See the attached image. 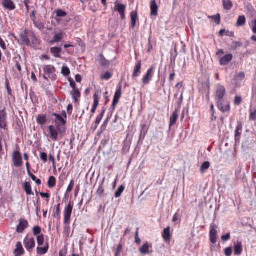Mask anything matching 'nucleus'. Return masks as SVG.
Here are the masks:
<instances>
[{"instance_id":"21","label":"nucleus","mask_w":256,"mask_h":256,"mask_svg":"<svg viewBox=\"0 0 256 256\" xmlns=\"http://www.w3.org/2000/svg\"><path fill=\"white\" fill-rule=\"evenodd\" d=\"M234 254L235 255H240L242 252V243L240 242H236L234 243Z\"/></svg>"},{"instance_id":"36","label":"nucleus","mask_w":256,"mask_h":256,"mask_svg":"<svg viewBox=\"0 0 256 256\" xmlns=\"http://www.w3.org/2000/svg\"><path fill=\"white\" fill-rule=\"evenodd\" d=\"M116 11H118L120 14L124 13L126 10V6L122 4H116L114 7Z\"/></svg>"},{"instance_id":"28","label":"nucleus","mask_w":256,"mask_h":256,"mask_svg":"<svg viewBox=\"0 0 256 256\" xmlns=\"http://www.w3.org/2000/svg\"><path fill=\"white\" fill-rule=\"evenodd\" d=\"M158 6L154 0L150 2L151 14L156 16L158 14Z\"/></svg>"},{"instance_id":"52","label":"nucleus","mask_w":256,"mask_h":256,"mask_svg":"<svg viewBox=\"0 0 256 256\" xmlns=\"http://www.w3.org/2000/svg\"><path fill=\"white\" fill-rule=\"evenodd\" d=\"M40 158L44 162H46L48 160V155L45 152H40Z\"/></svg>"},{"instance_id":"55","label":"nucleus","mask_w":256,"mask_h":256,"mask_svg":"<svg viewBox=\"0 0 256 256\" xmlns=\"http://www.w3.org/2000/svg\"><path fill=\"white\" fill-rule=\"evenodd\" d=\"M74 181L73 180H72L70 182L69 186H68V187L67 188L66 192H70L72 190L74 186Z\"/></svg>"},{"instance_id":"6","label":"nucleus","mask_w":256,"mask_h":256,"mask_svg":"<svg viewBox=\"0 0 256 256\" xmlns=\"http://www.w3.org/2000/svg\"><path fill=\"white\" fill-rule=\"evenodd\" d=\"M226 90L225 88L220 84L216 86L215 99L217 102L224 100V98L226 94Z\"/></svg>"},{"instance_id":"44","label":"nucleus","mask_w":256,"mask_h":256,"mask_svg":"<svg viewBox=\"0 0 256 256\" xmlns=\"http://www.w3.org/2000/svg\"><path fill=\"white\" fill-rule=\"evenodd\" d=\"M124 186H120L118 188V190L116 191V194H115V196L116 198L120 197L121 196V194H122V193L124 191Z\"/></svg>"},{"instance_id":"64","label":"nucleus","mask_w":256,"mask_h":256,"mask_svg":"<svg viewBox=\"0 0 256 256\" xmlns=\"http://www.w3.org/2000/svg\"><path fill=\"white\" fill-rule=\"evenodd\" d=\"M66 250H62L59 252L58 256H66Z\"/></svg>"},{"instance_id":"20","label":"nucleus","mask_w":256,"mask_h":256,"mask_svg":"<svg viewBox=\"0 0 256 256\" xmlns=\"http://www.w3.org/2000/svg\"><path fill=\"white\" fill-rule=\"evenodd\" d=\"M54 116L56 117V126H58V128H60L61 126H64L66 124V121L61 116L56 114H54Z\"/></svg>"},{"instance_id":"15","label":"nucleus","mask_w":256,"mask_h":256,"mask_svg":"<svg viewBox=\"0 0 256 256\" xmlns=\"http://www.w3.org/2000/svg\"><path fill=\"white\" fill-rule=\"evenodd\" d=\"M122 94V88L121 86H120L118 88H117L112 101V107L114 109L115 108L116 105L118 104L119 102V100L121 97Z\"/></svg>"},{"instance_id":"19","label":"nucleus","mask_w":256,"mask_h":256,"mask_svg":"<svg viewBox=\"0 0 256 256\" xmlns=\"http://www.w3.org/2000/svg\"><path fill=\"white\" fill-rule=\"evenodd\" d=\"M16 248L14 250L15 256L22 255L24 253V250L22 247V242H18L16 244Z\"/></svg>"},{"instance_id":"37","label":"nucleus","mask_w":256,"mask_h":256,"mask_svg":"<svg viewBox=\"0 0 256 256\" xmlns=\"http://www.w3.org/2000/svg\"><path fill=\"white\" fill-rule=\"evenodd\" d=\"M56 184V179L53 176H50L48 182V186L50 188H52L55 186Z\"/></svg>"},{"instance_id":"58","label":"nucleus","mask_w":256,"mask_h":256,"mask_svg":"<svg viewBox=\"0 0 256 256\" xmlns=\"http://www.w3.org/2000/svg\"><path fill=\"white\" fill-rule=\"evenodd\" d=\"M70 228L69 226H66L64 227V234L66 236H68L70 234Z\"/></svg>"},{"instance_id":"10","label":"nucleus","mask_w":256,"mask_h":256,"mask_svg":"<svg viewBox=\"0 0 256 256\" xmlns=\"http://www.w3.org/2000/svg\"><path fill=\"white\" fill-rule=\"evenodd\" d=\"M218 108L221 112H229L230 110V102L224 100L216 102Z\"/></svg>"},{"instance_id":"42","label":"nucleus","mask_w":256,"mask_h":256,"mask_svg":"<svg viewBox=\"0 0 256 256\" xmlns=\"http://www.w3.org/2000/svg\"><path fill=\"white\" fill-rule=\"evenodd\" d=\"M112 74L111 72H106L104 74H102L100 76V78L102 80H108L110 79L112 76Z\"/></svg>"},{"instance_id":"14","label":"nucleus","mask_w":256,"mask_h":256,"mask_svg":"<svg viewBox=\"0 0 256 256\" xmlns=\"http://www.w3.org/2000/svg\"><path fill=\"white\" fill-rule=\"evenodd\" d=\"M245 78V74L244 72H240L236 74L234 79V84L236 87L239 86Z\"/></svg>"},{"instance_id":"24","label":"nucleus","mask_w":256,"mask_h":256,"mask_svg":"<svg viewBox=\"0 0 256 256\" xmlns=\"http://www.w3.org/2000/svg\"><path fill=\"white\" fill-rule=\"evenodd\" d=\"M47 121V118L46 114H38L36 118L37 123L42 126H44V125Z\"/></svg>"},{"instance_id":"56","label":"nucleus","mask_w":256,"mask_h":256,"mask_svg":"<svg viewBox=\"0 0 256 256\" xmlns=\"http://www.w3.org/2000/svg\"><path fill=\"white\" fill-rule=\"evenodd\" d=\"M222 240L226 242L229 240L230 238V233H227L226 234L224 235H222L221 237Z\"/></svg>"},{"instance_id":"34","label":"nucleus","mask_w":256,"mask_h":256,"mask_svg":"<svg viewBox=\"0 0 256 256\" xmlns=\"http://www.w3.org/2000/svg\"><path fill=\"white\" fill-rule=\"evenodd\" d=\"M246 22V18L244 16H238L236 22V26H244Z\"/></svg>"},{"instance_id":"61","label":"nucleus","mask_w":256,"mask_h":256,"mask_svg":"<svg viewBox=\"0 0 256 256\" xmlns=\"http://www.w3.org/2000/svg\"><path fill=\"white\" fill-rule=\"evenodd\" d=\"M72 109H73V106H72V104H68L67 107V111H68V113L69 114H72Z\"/></svg>"},{"instance_id":"40","label":"nucleus","mask_w":256,"mask_h":256,"mask_svg":"<svg viewBox=\"0 0 256 256\" xmlns=\"http://www.w3.org/2000/svg\"><path fill=\"white\" fill-rule=\"evenodd\" d=\"M210 166V164L209 162H204L202 164V165L200 167V172L202 173L204 172L208 169L209 168Z\"/></svg>"},{"instance_id":"29","label":"nucleus","mask_w":256,"mask_h":256,"mask_svg":"<svg viewBox=\"0 0 256 256\" xmlns=\"http://www.w3.org/2000/svg\"><path fill=\"white\" fill-rule=\"evenodd\" d=\"M131 17V27L134 28L136 26V22L138 20V14L137 12L134 11H132L130 14Z\"/></svg>"},{"instance_id":"23","label":"nucleus","mask_w":256,"mask_h":256,"mask_svg":"<svg viewBox=\"0 0 256 256\" xmlns=\"http://www.w3.org/2000/svg\"><path fill=\"white\" fill-rule=\"evenodd\" d=\"M232 58V56L231 54H228L224 56L220 60V64L226 66L230 62Z\"/></svg>"},{"instance_id":"1","label":"nucleus","mask_w":256,"mask_h":256,"mask_svg":"<svg viewBox=\"0 0 256 256\" xmlns=\"http://www.w3.org/2000/svg\"><path fill=\"white\" fill-rule=\"evenodd\" d=\"M42 129L44 135L48 138L50 139L54 142L58 140V134L60 132V128H58V126L50 125L47 126H42Z\"/></svg>"},{"instance_id":"47","label":"nucleus","mask_w":256,"mask_h":256,"mask_svg":"<svg viewBox=\"0 0 256 256\" xmlns=\"http://www.w3.org/2000/svg\"><path fill=\"white\" fill-rule=\"evenodd\" d=\"M104 113V110L103 112H102V113L100 114H99L98 116H97V117L96 118V122H95V124L96 125V126L98 125L100 123V122H101V120L103 118Z\"/></svg>"},{"instance_id":"63","label":"nucleus","mask_w":256,"mask_h":256,"mask_svg":"<svg viewBox=\"0 0 256 256\" xmlns=\"http://www.w3.org/2000/svg\"><path fill=\"white\" fill-rule=\"evenodd\" d=\"M6 86V89H7V90H8V94L10 96H12V90H11L10 86L9 85V84L8 83H7Z\"/></svg>"},{"instance_id":"2","label":"nucleus","mask_w":256,"mask_h":256,"mask_svg":"<svg viewBox=\"0 0 256 256\" xmlns=\"http://www.w3.org/2000/svg\"><path fill=\"white\" fill-rule=\"evenodd\" d=\"M44 72V78L45 80H48V78L52 81H55L57 78L56 74V68L51 64L44 65L43 66Z\"/></svg>"},{"instance_id":"30","label":"nucleus","mask_w":256,"mask_h":256,"mask_svg":"<svg viewBox=\"0 0 256 256\" xmlns=\"http://www.w3.org/2000/svg\"><path fill=\"white\" fill-rule=\"evenodd\" d=\"M242 124H238L236 126V130H235V138L236 140H239L240 139L242 131Z\"/></svg>"},{"instance_id":"31","label":"nucleus","mask_w":256,"mask_h":256,"mask_svg":"<svg viewBox=\"0 0 256 256\" xmlns=\"http://www.w3.org/2000/svg\"><path fill=\"white\" fill-rule=\"evenodd\" d=\"M71 95L75 102H76L78 101V98L80 96V92L78 89L72 90L71 92Z\"/></svg>"},{"instance_id":"46","label":"nucleus","mask_w":256,"mask_h":256,"mask_svg":"<svg viewBox=\"0 0 256 256\" xmlns=\"http://www.w3.org/2000/svg\"><path fill=\"white\" fill-rule=\"evenodd\" d=\"M100 64L102 66H106L109 64V62L108 60L105 59L104 56L102 55L100 56Z\"/></svg>"},{"instance_id":"3","label":"nucleus","mask_w":256,"mask_h":256,"mask_svg":"<svg viewBox=\"0 0 256 256\" xmlns=\"http://www.w3.org/2000/svg\"><path fill=\"white\" fill-rule=\"evenodd\" d=\"M36 240L38 246L36 250L37 252L40 255H43L46 254L48 250L49 246L48 243L44 242V236L43 234L38 235L36 236Z\"/></svg>"},{"instance_id":"62","label":"nucleus","mask_w":256,"mask_h":256,"mask_svg":"<svg viewBox=\"0 0 256 256\" xmlns=\"http://www.w3.org/2000/svg\"><path fill=\"white\" fill-rule=\"evenodd\" d=\"M40 196L42 198H47L48 199H49L50 197V194H48V193L47 192H40ZM48 202V200H47Z\"/></svg>"},{"instance_id":"53","label":"nucleus","mask_w":256,"mask_h":256,"mask_svg":"<svg viewBox=\"0 0 256 256\" xmlns=\"http://www.w3.org/2000/svg\"><path fill=\"white\" fill-rule=\"evenodd\" d=\"M250 26L252 29V32L256 34V20L251 22Z\"/></svg>"},{"instance_id":"27","label":"nucleus","mask_w":256,"mask_h":256,"mask_svg":"<svg viewBox=\"0 0 256 256\" xmlns=\"http://www.w3.org/2000/svg\"><path fill=\"white\" fill-rule=\"evenodd\" d=\"M62 48L58 47H53L50 48V52L56 58H60Z\"/></svg>"},{"instance_id":"25","label":"nucleus","mask_w":256,"mask_h":256,"mask_svg":"<svg viewBox=\"0 0 256 256\" xmlns=\"http://www.w3.org/2000/svg\"><path fill=\"white\" fill-rule=\"evenodd\" d=\"M64 33L60 30L58 32H56L52 40L51 41V43L58 42L63 38Z\"/></svg>"},{"instance_id":"26","label":"nucleus","mask_w":256,"mask_h":256,"mask_svg":"<svg viewBox=\"0 0 256 256\" xmlns=\"http://www.w3.org/2000/svg\"><path fill=\"white\" fill-rule=\"evenodd\" d=\"M67 13L62 9L58 8L56 10L52 13V16L58 18H64L66 16Z\"/></svg>"},{"instance_id":"32","label":"nucleus","mask_w":256,"mask_h":256,"mask_svg":"<svg viewBox=\"0 0 256 256\" xmlns=\"http://www.w3.org/2000/svg\"><path fill=\"white\" fill-rule=\"evenodd\" d=\"M24 188L28 195H34V193L32 190L31 185L30 182H25L24 184Z\"/></svg>"},{"instance_id":"8","label":"nucleus","mask_w":256,"mask_h":256,"mask_svg":"<svg viewBox=\"0 0 256 256\" xmlns=\"http://www.w3.org/2000/svg\"><path fill=\"white\" fill-rule=\"evenodd\" d=\"M154 66H152L148 70L144 76L142 82L144 86L148 84L152 80L154 74Z\"/></svg>"},{"instance_id":"18","label":"nucleus","mask_w":256,"mask_h":256,"mask_svg":"<svg viewBox=\"0 0 256 256\" xmlns=\"http://www.w3.org/2000/svg\"><path fill=\"white\" fill-rule=\"evenodd\" d=\"M141 68L142 62L140 60H139L136 62L134 66L132 76L133 78H137L140 76L141 73Z\"/></svg>"},{"instance_id":"33","label":"nucleus","mask_w":256,"mask_h":256,"mask_svg":"<svg viewBox=\"0 0 256 256\" xmlns=\"http://www.w3.org/2000/svg\"><path fill=\"white\" fill-rule=\"evenodd\" d=\"M178 118V114L177 112L174 111L173 112L170 118V126H172L175 124Z\"/></svg>"},{"instance_id":"12","label":"nucleus","mask_w":256,"mask_h":256,"mask_svg":"<svg viewBox=\"0 0 256 256\" xmlns=\"http://www.w3.org/2000/svg\"><path fill=\"white\" fill-rule=\"evenodd\" d=\"M218 231L214 225H211L210 227V240L212 244H215L217 241Z\"/></svg>"},{"instance_id":"57","label":"nucleus","mask_w":256,"mask_h":256,"mask_svg":"<svg viewBox=\"0 0 256 256\" xmlns=\"http://www.w3.org/2000/svg\"><path fill=\"white\" fill-rule=\"evenodd\" d=\"M242 102V98L239 96H236L234 98V104L236 105L240 104Z\"/></svg>"},{"instance_id":"43","label":"nucleus","mask_w":256,"mask_h":256,"mask_svg":"<svg viewBox=\"0 0 256 256\" xmlns=\"http://www.w3.org/2000/svg\"><path fill=\"white\" fill-rule=\"evenodd\" d=\"M62 74L66 76H67L70 74V70L66 66H63L62 70Z\"/></svg>"},{"instance_id":"54","label":"nucleus","mask_w":256,"mask_h":256,"mask_svg":"<svg viewBox=\"0 0 256 256\" xmlns=\"http://www.w3.org/2000/svg\"><path fill=\"white\" fill-rule=\"evenodd\" d=\"M250 118L251 120H256V110H250Z\"/></svg>"},{"instance_id":"51","label":"nucleus","mask_w":256,"mask_h":256,"mask_svg":"<svg viewBox=\"0 0 256 256\" xmlns=\"http://www.w3.org/2000/svg\"><path fill=\"white\" fill-rule=\"evenodd\" d=\"M232 247H228L224 250V254L226 256H230L232 254Z\"/></svg>"},{"instance_id":"60","label":"nucleus","mask_w":256,"mask_h":256,"mask_svg":"<svg viewBox=\"0 0 256 256\" xmlns=\"http://www.w3.org/2000/svg\"><path fill=\"white\" fill-rule=\"evenodd\" d=\"M0 46L3 49L6 50V44L4 40L0 36Z\"/></svg>"},{"instance_id":"41","label":"nucleus","mask_w":256,"mask_h":256,"mask_svg":"<svg viewBox=\"0 0 256 256\" xmlns=\"http://www.w3.org/2000/svg\"><path fill=\"white\" fill-rule=\"evenodd\" d=\"M141 134H144L145 136L148 132L149 126L146 124H141Z\"/></svg>"},{"instance_id":"39","label":"nucleus","mask_w":256,"mask_h":256,"mask_svg":"<svg viewBox=\"0 0 256 256\" xmlns=\"http://www.w3.org/2000/svg\"><path fill=\"white\" fill-rule=\"evenodd\" d=\"M42 228L40 226H34L32 228V232H33V234H34V236H38V235H41V232H42Z\"/></svg>"},{"instance_id":"9","label":"nucleus","mask_w":256,"mask_h":256,"mask_svg":"<svg viewBox=\"0 0 256 256\" xmlns=\"http://www.w3.org/2000/svg\"><path fill=\"white\" fill-rule=\"evenodd\" d=\"M29 226V223L27 220L21 218L19 220V223L16 226V232L22 234Z\"/></svg>"},{"instance_id":"35","label":"nucleus","mask_w":256,"mask_h":256,"mask_svg":"<svg viewBox=\"0 0 256 256\" xmlns=\"http://www.w3.org/2000/svg\"><path fill=\"white\" fill-rule=\"evenodd\" d=\"M224 8L225 10H230L232 6V3L230 0H222Z\"/></svg>"},{"instance_id":"16","label":"nucleus","mask_w":256,"mask_h":256,"mask_svg":"<svg viewBox=\"0 0 256 256\" xmlns=\"http://www.w3.org/2000/svg\"><path fill=\"white\" fill-rule=\"evenodd\" d=\"M170 230L171 228L170 226H168L162 232V237L164 240L166 242H169L172 236Z\"/></svg>"},{"instance_id":"13","label":"nucleus","mask_w":256,"mask_h":256,"mask_svg":"<svg viewBox=\"0 0 256 256\" xmlns=\"http://www.w3.org/2000/svg\"><path fill=\"white\" fill-rule=\"evenodd\" d=\"M100 96L101 92L98 91L96 92L94 94V103L91 110V112L92 114L96 112V110L98 106Z\"/></svg>"},{"instance_id":"38","label":"nucleus","mask_w":256,"mask_h":256,"mask_svg":"<svg viewBox=\"0 0 256 256\" xmlns=\"http://www.w3.org/2000/svg\"><path fill=\"white\" fill-rule=\"evenodd\" d=\"M20 39L26 45L28 46L30 44V41L27 36L26 32V34H22L20 35Z\"/></svg>"},{"instance_id":"17","label":"nucleus","mask_w":256,"mask_h":256,"mask_svg":"<svg viewBox=\"0 0 256 256\" xmlns=\"http://www.w3.org/2000/svg\"><path fill=\"white\" fill-rule=\"evenodd\" d=\"M152 248V244L148 242H146L140 248V252L144 254H150L151 252L150 251V249Z\"/></svg>"},{"instance_id":"4","label":"nucleus","mask_w":256,"mask_h":256,"mask_svg":"<svg viewBox=\"0 0 256 256\" xmlns=\"http://www.w3.org/2000/svg\"><path fill=\"white\" fill-rule=\"evenodd\" d=\"M14 165L16 168L20 167L22 164V158L19 148L14 151L12 156Z\"/></svg>"},{"instance_id":"7","label":"nucleus","mask_w":256,"mask_h":256,"mask_svg":"<svg viewBox=\"0 0 256 256\" xmlns=\"http://www.w3.org/2000/svg\"><path fill=\"white\" fill-rule=\"evenodd\" d=\"M24 244L28 252H31L35 247L36 242L34 238L29 236H27L24 240Z\"/></svg>"},{"instance_id":"49","label":"nucleus","mask_w":256,"mask_h":256,"mask_svg":"<svg viewBox=\"0 0 256 256\" xmlns=\"http://www.w3.org/2000/svg\"><path fill=\"white\" fill-rule=\"evenodd\" d=\"M180 214L177 212L173 216L172 222H180Z\"/></svg>"},{"instance_id":"5","label":"nucleus","mask_w":256,"mask_h":256,"mask_svg":"<svg viewBox=\"0 0 256 256\" xmlns=\"http://www.w3.org/2000/svg\"><path fill=\"white\" fill-rule=\"evenodd\" d=\"M73 208V204L70 202L68 206L64 208V224H68L70 223Z\"/></svg>"},{"instance_id":"11","label":"nucleus","mask_w":256,"mask_h":256,"mask_svg":"<svg viewBox=\"0 0 256 256\" xmlns=\"http://www.w3.org/2000/svg\"><path fill=\"white\" fill-rule=\"evenodd\" d=\"M7 114L5 110H0V128L7 129Z\"/></svg>"},{"instance_id":"48","label":"nucleus","mask_w":256,"mask_h":256,"mask_svg":"<svg viewBox=\"0 0 256 256\" xmlns=\"http://www.w3.org/2000/svg\"><path fill=\"white\" fill-rule=\"evenodd\" d=\"M122 248V244H119L115 252L114 256H120Z\"/></svg>"},{"instance_id":"22","label":"nucleus","mask_w":256,"mask_h":256,"mask_svg":"<svg viewBox=\"0 0 256 256\" xmlns=\"http://www.w3.org/2000/svg\"><path fill=\"white\" fill-rule=\"evenodd\" d=\"M2 0V5L5 8L10 10H14L16 8V6L12 0Z\"/></svg>"},{"instance_id":"45","label":"nucleus","mask_w":256,"mask_h":256,"mask_svg":"<svg viewBox=\"0 0 256 256\" xmlns=\"http://www.w3.org/2000/svg\"><path fill=\"white\" fill-rule=\"evenodd\" d=\"M60 204H58L56 205V212H54V216L55 218H58L59 219L60 218Z\"/></svg>"},{"instance_id":"50","label":"nucleus","mask_w":256,"mask_h":256,"mask_svg":"<svg viewBox=\"0 0 256 256\" xmlns=\"http://www.w3.org/2000/svg\"><path fill=\"white\" fill-rule=\"evenodd\" d=\"M216 24H219L220 20V16L219 14L210 17Z\"/></svg>"},{"instance_id":"59","label":"nucleus","mask_w":256,"mask_h":256,"mask_svg":"<svg viewBox=\"0 0 256 256\" xmlns=\"http://www.w3.org/2000/svg\"><path fill=\"white\" fill-rule=\"evenodd\" d=\"M68 81L70 83V86L72 88V90L77 89L76 88V84L72 78H69Z\"/></svg>"}]
</instances>
